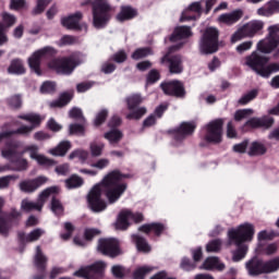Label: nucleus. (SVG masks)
I'll return each mask as SVG.
<instances>
[{"label":"nucleus","instance_id":"nucleus-1","mask_svg":"<svg viewBox=\"0 0 279 279\" xmlns=\"http://www.w3.org/2000/svg\"><path fill=\"white\" fill-rule=\"evenodd\" d=\"M123 177L119 171L108 173L100 183L96 184L88 194V204L93 213H104L108 205L101 198L105 193L109 204H114L128 191V184L121 182Z\"/></svg>","mask_w":279,"mask_h":279},{"label":"nucleus","instance_id":"nucleus-2","mask_svg":"<svg viewBox=\"0 0 279 279\" xmlns=\"http://www.w3.org/2000/svg\"><path fill=\"white\" fill-rule=\"evenodd\" d=\"M256 234V227L252 222H242L235 228H231L228 231L229 245H235L238 250L233 252L232 259L234 263L243 260L247 256L250 246L246 243L254 241Z\"/></svg>","mask_w":279,"mask_h":279},{"label":"nucleus","instance_id":"nucleus-3","mask_svg":"<svg viewBox=\"0 0 279 279\" xmlns=\"http://www.w3.org/2000/svg\"><path fill=\"white\" fill-rule=\"evenodd\" d=\"M82 5H92L93 25L96 29H104L108 25L110 12H112V5L108 0H85Z\"/></svg>","mask_w":279,"mask_h":279},{"label":"nucleus","instance_id":"nucleus-4","mask_svg":"<svg viewBox=\"0 0 279 279\" xmlns=\"http://www.w3.org/2000/svg\"><path fill=\"white\" fill-rule=\"evenodd\" d=\"M19 119L28 121L31 125H22L17 130H12L9 126H3L2 131L0 132V145L1 143H7L11 136H14V134H21L22 136H27L32 134L35 128L37 125H40V122L43 121V118H40V116L36 113L22 114L19 117Z\"/></svg>","mask_w":279,"mask_h":279},{"label":"nucleus","instance_id":"nucleus-5","mask_svg":"<svg viewBox=\"0 0 279 279\" xmlns=\"http://www.w3.org/2000/svg\"><path fill=\"white\" fill-rule=\"evenodd\" d=\"M84 62V56L80 52L72 54L70 58L52 59L48 66L60 75H71L76 66Z\"/></svg>","mask_w":279,"mask_h":279},{"label":"nucleus","instance_id":"nucleus-6","mask_svg":"<svg viewBox=\"0 0 279 279\" xmlns=\"http://www.w3.org/2000/svg\"><path fill=\"white\" fill-rule=\"evenodd\" d=\"M279 25L268 27V36L257 43L256 49L260 53H274L275 57L279 54Z\"/></svg>","mask_w":279,"mask_h":279},{"label":"nucleus","instance_id":"nucleus-7","mask_svg":"<svg viewBox=\"0 0 279 279\" xmlns=\"http://www.w3.org/2000/svg\"><path fill=\"white\" fill-rule=\"evenodd\" d=\"M17 146L15 144L7 143L5 146L1 149V156L5 160H10L12 165V171H27L29 169V161L21 156L19 153ZM16 156L20 158L15 159Z\"/></svg>","mask_w":279,"mask_h":279},{"label":"nucleus","instance_id":"nucleus-8","mask_svg":"<svg viewBox=\"0 0 279 279\" xmlns=\"http://www.w3.org/2000/svg\"><path fill=\"white\" fill-rule=\"evenodd\" d=\"M219 50V31L215 27H208L204 32L199 41L201 53L208 56Z\"/></svg>","mask_w":279,"mask_h":279},{"label":"nucleus","instance_id":"nucleus-9","mask_svg":"<svg viewBox=\"0 0 279 279\" xmlns=\"http://www.w3.org/2000/svg\"><path fill=\"white\" fill-rule=\"evenodd\" d=\"M265 27V22L260 20H252L248 23L240 26L236 32L231 36L232 45L243 40V38H254L260 29Z\"/></svg>","mask_w":279,"mask_h":279},{"label":"nucleus","instance_id":"nucleus-10","mask_svg":"<svg viewBox=\"0 0 279 279\" xmlns=\"http://www.w3.org/2000/svg\"><path fill=\"white\" fill-rule=\"evenodd\" d=\"M58 191H60V189L56 186L44 190L39 194L37 202L24 198L21 202L22 213H32V210H37L38 213H40V210H43V206H45V203L47 202V199H49V195H53V193H58Z\"/></svg>","mask_w":279,"mask_h":279},{"label":"nucleus","instance_id":"nucleus-11","mask_svg":"<svg viewBox=\"0 0 279 279\" xmlns=\"http://www.w3.org/2000/svg\"><path fill=\"white\" fill-rule=\"evenodd\" d=\"M145 219L143 213L132 211V209H122L114 223L116 230H128L132 223H141Z\"/></svg>","mask_w":279,"mask_h":279},{"label":"nucleus","instance_id":"nucleus-12","mask_svg":"<svg viewBox=\"0 0 279 279\" xmlns=\"http://www.w3.org/2000/svg\"><path fill=\"white\" fill-rule=\"evenodd\" d=\"M106 267L107 265L105 262H95L94 264L80 268L74 272V276H77V278H84V279H104V276L106 274Z\"/></svg>","mask_w":279,"mask_h":279},{"label":"nucleus","instance_id":"nucleus-13","mask_svg":"<svg viewBox=\"0 0 279 279\" xmlns=\"http://www.w3.org/2000/svg\"><path fill=\"white\" fill-rule=\"evenodd\" d=\"M269 62V57L263 56L258 51H253L251 54L246 56L243 60V65L252 69L257 75L263 77V71L265 69V64Z\"/></svg>","mask_w":279,"mask_h":279},{"label":"nucleus","instance_id":"nucleus-14","mask_svg":"<svg viewBox=\"0 0 279 279\" xmlns=\"http://www.w3.org/2000/svg\"><path fill=\"white\" fill-rule=\"evenodd\" d=\"M183 43H180L177 46H171L168 50V53H166L161 58V64H165V62H169V71L170 73L180 74L182 71H184V66L182 65V57L180 56H173L171 57V53L173 51H178L180 47H182Z\"/></svg>","mask_w":279,"mask_h":279},{"label":"nucleus","instance_id":"nucleus-15","mask_svg":"<svg viewBox=\"0 0 279 279\" xmlns=\"http://www.w3.org/2000/svg\"><path fill=\"white\" fill-rule=\"evenodd\" d=\"M39 147L36 144H29L24 146L23 150L20 153V156H25V154L29 155L32 160H36L41 167H53L56 161L53 159H49L47 156L39 154Z\"/></svg>","mask_w":279,"mask_h":279},{"label":"nucleus","instance_id":"nucleus-16","mask_svg":"<svg viewBox=\"0 0 279 279\" xmlns=\"http://www.w3.org/2000/svg\"><path fill=\"white\" fill-rule=\"evenodd\" d=\"M128 108L131 111L129 114H126V119H135L138 120L144 114H147V108L140 107L136 108L140 104H143V98L140 94H133L126 98Z\"/></svg>","mask_w":279,"mask_h":279},{"label":"nucleus","instance_id":"nucleus-17","mask_svg":"<svg viewBox=\"0 0 279 279\" xmlns=\"http://www.w3.org/2000/svg\"><path fill=\"white\" fill-rule=\"evenodd\" d=\"M97 250L100 254H104V256H110V258H116V256H120L121 254L119 240L114 238L100 239L98 241Z\"/></svg>","mask_w":279,"mask_h":279},{"label":"nucleus","instance_id":"nucleus-18","mask_svg":"<svg viewBox=\"0 0 279 279\" xmlns=\"http://www.w3.org/2000/svg\"><path fill=\"white\" fill-rule=\"evenodd\" d=\"M223 134V120L211 121L206 126L205 140L208 143H221V136Z\"/></svg>","mask_w":279,"mask_h":279},{"label":"nucleus","instance_id":"nucleus-19","mask_svg":"<svg viewBox=\"0 0 279 279\" xmlns=\"http://www.w3.org/2000/svg\"><path fill=\"white\" fill-rule=\"evenodd\" d=\"M83 14L82 12H76L74 14L64 16L61 19L62 27L65 29H84L85 32L88 29L86 23H80L82 21Z\"/></svg>","mask_w":279,"mask_h":279},{"label":"nucleus","instance_id":"nucleus-20","mask_svg":"<svg viewBox=\"0 0 279 279\" xmlns=\"http://www.w3.org/2000/svg\"><path fill=\"white\" fill-rule=\"evenodd\" d=\"M51 47H44L37 51H35L29 58H28V66L36 73V75H43V72H40V60L47 56V53H51Z\"/></svg>","mask_w":279,"mask_h":279},{"label":"nucleus","instance_id":"nucleus-21","mask_svg":"<svg viewBox=\"0 0 279 279\" xmlns=\"http://www.w3.org/2000/svg\"><path fill=\"white\" fill-rule=\"evenodd\" d=\"M160 86L165 95H170L172 97H184V95H186L184 84H182L180 81L161 83Z\"/></svg>","mask_w":279,"mask_h":279},{"label":"nucleus","instance_id":"nucleus-22","mask_svg":"<svg viewBox=\"0 0 279 279\" xmlns=\"http://www.w3.org/2000/svg\"><path fill=\"white\" fill-rule=\"evenodd\" d=\"M49 179L47 177L40 175L36 179L24 180L20 183V191L23 193H34L40 189L44 184H47Z\"/></svg>","mask_w":279,"mask_h":279},{"label":"nucleus","instance_id":"nucleus-23","mask_svg":"<svg viewBox=\"0 0 279 279\" xmlns=\"http://www.w3.org/2000/svg\"><path fill=\"white\" fill-rule=\"evenodd\" d=\"M34 265L35 267H37L38 271H40L41 274L34 276L33 279L47 278V272L45 271L47 269V256H45V254L43 253V250H40V246L36 247Z\"/></svg>","mask_w":279,"mask_h":279},{"label":"nucleus","instance_id":"nucleus-24","mask_svg":"<svg viewBox=\"0 0 279 279\" xmlns=\"http://www.w3.org/2000/svg\"><path fill=\"white\" fill-rule=\"evenodd\" d=\"M195 122H183L181 125L172 131L174 141L180 143L186 138V136H191L193 132H195Z\"/></svg>","mask_w":279,"mask_h":279},{"label":"nucleus","instance_id":"nucleus-25","mask_svg":"<svg viewBox=\"0 0 279 279\" xmlns=\"http://www.w3.org/2000/svg\"><path fill=\"white\" fill-rule=\"evenodd\" d=\"M243 19V10L238 9L230 13H225L218 16L217 21L220 25H234Z\"/></svg>","mask_w":279,"mask_h":279},{"label":"nucleus","instance_id":"nucleus-26","mask_svg":"<svg viewBox=\"0 0 279 279\" xmlns=\"http://www.w3.org/2000/svg\"><path fill=\"white\" fill-rule=\"evenodd\" d=\"M199 268L205 269V271H223L226 264L217 256H209L203 262Z\"/></svg>","mask_w":279,"mask_h":279},{"label":"nucleus","instance_id":"nucleus-27","mask_svg":"<svg viewBox=\"0 0 279 279\" xmlns=\"http://www.w3.org/2000/svg\"><path fill=\"white\" fill-rule=\"evenodd\" d=\"M258 16H274V14H279V0H270L266 2L263 7L257 9Z\"/></svg>","mask_w":279,"mask_h":279},{"label":"nucleus","instance_id":"nucleus-28","mask_svg":"<svg viewBox=\"0 0 279 279\" xmlns=\"http://www.w3.org/2000/svg\"><path fill=\"white\" fill-rule=\"evenodd\" d=\"M196 14V15H193ZM202 14V2H193L189 5L187 9H185L182 12L181 21L184 23V21H194V19H197Z\"/></svg>","mask_w":279,"mask_h":279},{"label":"nucleus","instance_id":"nucleus-29","mask_svg":"<svg viewBox=\"0 0 279 279\" xmlns=\"http://www.w3.org/2000/svg\"><path fill=\"white\" fill-rule=\"evenodd\" d=\"M248 276H260L263 274V259L253 257L245 263Z\"/></svg>","mask_w":279,"mask_h":279},{"label":"nucleus","instance_id":"nucleus-30","mask_svg":"<svg viewBox=\"0 0 279 279\" xmlns=\"http://www.w3.org/2000/svg\"><path fill=\"white\" fill-rule=\"evenodd\" d=\"M193 36V32L189 26H178L174 28V32L170 36V43H180V40H184L186 38H191Z\"/></svg>","mask_w":279,"mask_h":279},{"label":"nucleus","instance_id":"nucleus-31","mask_svg":"<svg viewBox=\"0 0 279 279\" xmlns=\"http://www.w3.org/2000/svg\"><path fill=\"white\" fill-rule=\"evenodd\" d=\"M246 128H265L269 130L274 125V118L263 117V118H252L245 123Z\"/></svg>","mask_w":279,"mask_h":279},{"label":"nucleus","instance_id":"nucleus-32","mask_svg":"<svg viewBox=\"0 0 279 279\" xmlns=\"http://www.w3.org/2000/svg\"><path fill=\"white\" fill-rule=\"evenodd\" d=\"M21 217V211L12 209L9 218H0V234H8L12 223V219H19Z\"/></svg>","mask_w":279,"mask_h":279},{"label":"nucleus","instance_id":"nucleus-33","mask_svg":"<svg viewBox=\"0 0 279 279\" xmlns=\"http://www.w3.org/2000/svg\"><path fill=\"white\" fill-rule=\"evenodd\" d=\"M104 138L108 141L109 145H112V147H117L119 143L123 140V132L119 129H114L111 131H108L104 134Z\"/></svg>","mask_w":279,"mask_h":279},{"label":"nucleus","instance_id":"nucleus-34","mask_svg":"<svg viewBox=\"0 0 279 279\" xmlns=\"http://www.w3.org/2000/svg\"><path fill=\"white\" fill-rule=\"evenodd\" d=\"M132 241L135 244L137 252H141L142 254H149V252H151V245H149L145 238L133 234Z\"/></svg>","mask_w":279,"mask_h":279},{"label":"nucleus","instance_id":"nucleus-35","mask_svg":"<svg viewBox=\"0 0 279 279\" xmlns=\"http://www.w3.org/2000/svg\"><path fill=\"white\" fill-rule=\"evenodd\" d=\"M43 234H45V230L37 228V229H34L33 231H31L28 234L21 232L19 234V236H20L22 243H34V241H38V239H40V236H43Z\"/></svg>","mask_w":279,"mask_h":279},{"label":"nucleus","instance_id":"nucleus-36","mask_svg":"<svg viewBox=\"0 0 279 279\" xmlns=\"http://www.w3.org/2000/svg\"><path fill=\"white\" fill-rule=\"evenodd\" d=\"M69 149H71V142L69 141H63L60 142L58 146H56L54 148H50L48 150V154H50V156H56V157H64L66 156V153L69 151Z\"/></svg>","mask_w":279,"mask_h":279},{"label":"nucleus","instance_id":"nucleus-37","mask_svg":"<svg viewBox=\"0 0 279 279\" xmlns=\"http://www.w3.org/2000/svg\"><path fill=\"white\" fill-rule=\"evenodd\" d=\"M166 227L162 223L153 222L148 225H144L140 227V232H144L145 234H149V232H154L157 236H160L162 232H165Z\"/></svg>","mask_w":279,"mask_h":279},{"label":"nucleus","instance_id":"nucleus-38","mask_svg":"<svg viewBox=\"0 0 279 279\" xmlns=\"http://www.w3.org/2000/svg\"><path fill=\"white\" fill-rule=\"evenodd\" d=\"M248 156H263L267 154V147L260 142H253L247 148Z\"/></svg>","mask_w":279,"mask_h":279},{"label":"nucleus","instance_id":"nucleus-39","mask_svg":"<svg viewBox=\"0 0 279 279\" xmlns=\"http://www.w3.org/2000/svg\"><path fill=\"white\" fill-rule=\"evenodd\" d=\"M88 158H90V153L82 148L75 149L69 155V160L78 159V162H81V165H86Z\"/></svg>","mask_w":279,"mask_h":279},{"label":"nucleus","instance_id":"nucleus-40","mask_svg":"<svg viewBox=\"0 0 279 279\" xmlns=\"http://www.w3.org/2000/svg\"><path fill=\"white\" fill-rule=\"evenodd\" d=\"M134 16H136V10L132 9V7H122L121 11L117 15V21H119V23H123L125 21H131Z\"/></svg>","mask_w":279,"mask_h":279},{"label":"nucleus","instance_id":"nucleus-41","mask_svg":"<svg viewBox=\"0 0 279 279\" xmlns=\"http://www.w3.org/2000/svg\"><path fill=\"white\" fill-rule=\"evenodd\" d=\"M73 99V93H63L60 95L59 99L49 102L50 108H63Z\"/></svg>","mask_w":279,"mask_h":279},{"label":"nucleus","instance_id":"nucleus-42","mask_svg":"<svg viewBox=\"0 0 279 279\" xmlns=\"http://www.w3.org/2000/svg\"><path fill=\"white\" fill-rule=\"evenodd\" d=\"M8 73L12 75H23L25 73V65L21 59H14L8 69Z\"/></svg>","mask_w":279,"mask_h":279},{"label":"nucleus","instance_id":"nucleus-43","mask_svg":"<svg viewBox=\"0 0 279 279\" xmlns=\"http://www.w3.org/2000/svg\"><path fill=\"white\" fill-rule=\"evenodd\" d=\"M263 274H274L279 269V257L270 259L268 262L262 260Z\"/></svg>","mask_w":279,"mask_h":279},{"label":"nucleus","instance_id":"nucleus-44","mask_svg":"<svg viewBox=\"0 0 279 279\" xmlns=\"http://www.w3.org/2000/svg\"><path fill=\"white\" fill-rule=\"evenodd\" d=\"M104 149H106V144L101 142L89 143V154L93 158H99L104 154Z\"/></svg>","mask_w":279,"mask_h":279},{"label":"nucleus","instance_id":"nucleus-45","mask_svg":"<svg viewBox=\"0 0 279 279\" xmlns=\"http://www.w3.org/2000/svg\"><path fill=\"white\" fill-rule=\"evenodd\" d=\"M65 186L66 189H80V186H84V179L77 174H72L65 180Z\"/></svg>","mask_w":279,"mask_h":279},{"label":"nucleus","instance_id":"nucleus-46","mask_svg":"<svg viewBox=\"0 0 279 279\" xmlns=\"http://www.w3.org/2000/svg\"><path fill=\"white\" fill-rule=\"evenodd\" d=\"M278 242H271L265 245L264 248H257L258 254H264V256H274L278 252Z\"/></svg>","mask_w":279,"mask_h":279},{"label":"nucleus","instance_id":"nucleus-47","mask_svg":"<svg viewBox=\"0 0 279 279\" xmlns=\"http://www.w3.org/2000/svg\"><path fill=\"white\" fill-rule=\"evenodd\" d=\"M154 269H156V267L142 266V267L136 268L133 276L135 279H143V278H145V276H149V274H151V271H154Z\"/></svg>","mask_w":279,"mask_h":279},{"label":"nucleus","instance_id":"nucleus-48","mask_svg":"<svg viewBox=\"0 0 279 279\" xmlns=\"http://www.w3.org/2000/svg\"><path fill=\"white\" fill-rule=\"evenodd\" d=\"M257 96H258V90L252 89L251 92H247L239 99V104L241 106H247V104H250V101H253V99H256Z\"/></svg>","mask_w":279,"mask_h":279},{"label":"nucleus","instance_id":"nucleus-49","mask_svg":"<svg viewBox=\"0 0 279 279\" xmlns=\"http://www.w3.org/2000/svg\"><path fill=\"white\" fill-rule=\"evenodd\" d=\"M151 53L154 52L150 50V48H140L132 53V59L141 60L143 58H147V56H151Z\"/></svg>","mask_w":279,"mask_h":279},{"label":"nucleus","instance_id":"nucleus-50","mask_svg":"<svg viewBox=\"0 0 279 279\" xmlns=\"http://www.w3.org/2000/svg\"><path fill=\"white\" fill-rule=\"evenodd\" d=\"M279 72V63H270L267 65V63L264 65V71H262V77H269L271 73H278Z\"/></svg>","mask_w":279,"mask_h":279},{"label":"nucleus","instance_id":"nucleus-51","mask_svg":"<svg viewBox=\"0 0 279 279\" xmlns=\"http://www.w3.org/2000/svg\"><path fill=\"white\" fill-rule=\"evenodd\" d=\"M106 119H108V111L107 109H101L96 113V117L94 119V125H96V128H99V125L106 122Z\"/></svg>","mask_w":279,"mask_h":279},{"label":"nucleus","instance_id":"nucleus-52","mask_svg":"<svg viewBox=\"0 0 279 279\" xmlns=\"http://www.w3.org/2000/svg\"><path fill=\"white\" fill-rule=\"evenodd\" d=\"M252 114H254L253 109H240L235 111L234 119L236 121H243V119H247V117H252Z\"/></svg>","mask_w":279,"mask_h":279},{"label":"nucleus","instance_id":"nucleus-53","mask_svg":"<svg viewBox=\"0 0 279 279\" xmlns=\"http://www.w3.org/2000/svg\"><path fill=\"white\" fill-rule=\"evenodd\" d=\"M50 3H51V0H37V4L33 10V13L43 14V12H45V10L49 7Z\"/></svg>","mask_w":279,"mask_h":279},{"label":"nucleus","instance_id":"nucleus-54","mask_svg":"<svg viewBox=\"0 0 279 279\" xmlns=\"http://www.w3.org/2000/svg\"><path fill=\"white\" fill-rule=\"evenodd\" d=\"M84 132H86V130L84 129V125H82V124H70L69 125V134L70 135L75 134L76 136H84Z\"/></svg>","mask_w":279,"mask_h":279},{"label":"nucleus","instance_id":"nucleus-55","mask_svg":"<svg viewBox=\"0 0 279 279\" xmlns=\"http://www.w3.org/2000/svg\"><path fill=\"white\" fill-rule=\"evenodd\" d=\"M221 240H213L206 245V252L217 253L221 251Z\"/></svg>","mask_w":279,"mask_h":279},{"label":"nucleus","instance_id":"nucleus-56","mask_svg":"<svg viewBox=\"0 0 279 279\" xmlns=\"http://www.w3.org/2000/svg\"><path fill=\"white\" fill-rule=\"evenodd\" d=\"M2 23L4 27H12V25L16 24V16L10 13H2Z\"/></svg>","mask_w":279,"mask_h":279},{"label":"nucleus","instance_id":"nucleus-57","mask_svg":"<svg viewBox=\"0 0 279 279\" xmlns=\"http://www.w3.org/2000/svg\"><path fill=\"white\" fill-rule=\"evenodd\" d=\"M51 210L56 215H62V213H64V207L62 206V203H60L58 198H52Z\"/></svg>","mask_w":279,"mask_h":279},{"label":"nucleus","instance_id":"nucleus-58","mask_svg":"<svg viewBox=\"0 0 279 279\" xmlns=\"http://www.w3.org/2000/svg\"><path fill=\"white\" fill-rule=\"evenodd\" d=\"M110 165V159L108 158H100L96 162L92 163L90 167L93 169H98L99 171L106 169Z\"/></svg>","mask_w":279,"mask_h":279},{"label":"nucleus","instance_id":"nucleus-59","mask_svg":"<svg viewBox=\"0 0 279 279\" xmlns=\"http://www.w3.org/2000/svg\"><path fill=\"white\" fill-rule=\"evenodd\" d=\"M99 234H101V230L89 228V229H85L84 236L86 241H93V239H95V236H99Z\"/></svg>","mask_w":279,"mask_h":279},{"label":"nucleus","instance_id":"nucleus-60","mask_svg":"<svg viewBox=\"0 0 279 279\" xmlns=\"http://www.w3.org/2000/svg\"><path fill=\"white\" fill-rule=\"evenodd\" d=\"M254 41L252 40L243 41L242 44L236 46L235 51L238 53H245V51H250V49H252Z\"/></svg>","mask_w":279,"mask_h":279},{"label":"nucleus","instance_id":"nucleus-61","mask_svg":"<svg viewBox=\"0 0 279 279\" xmlns=\"http://www.w3.org/2000/svg\"><path fill=\"white\" fill-rule=\"evenodd\" d=\"M180 267L184 271H193V269H195V264H193L189 257H183Z\"/></svg>","mask_w":279,"mask_h":279},{"label":"nucleus","instance_id":"nucleus-62","mask_svg":"<svg viewBox=\"0 0 279 279\" xmlns=\"http://www.w3.org/2000/svg\"><path fill=\"white\" fill-rule=\"evenodd\" d=\"M70 119H75L76 121H84V114L82 113V109L74 107L69 112Z\"/></svg>","mask_w":279,"mask_h":279},{"label":"nucleus","instance_id":"nucleus-63","mask_svg":"<svg viewBox=\"0 0 279 279\" xmlns=\"http://www.w3.org/2000/svg\"><path fill=\"white\" fill-rule=\"evenodd\" d=\"M56 92V83L54 82H45L40 87V93L49 94Z\"/></svg>","mask_w":279,"mask_h":279},{"label":"nucleus","instance_id":"nucleus-64","mask_svg":"<svg viewBox=\"0 0 279 279\" xmlns=\"http://www.w3.org/2000/svg\"><path fill=\"white\" fill-rule=\"evenodd\" d=\"M111 274L114 276V278H123L125 276V268L121 265L112 266Z\"/></svg>","mask_w":279,"mask_h":279}]
</instances>
